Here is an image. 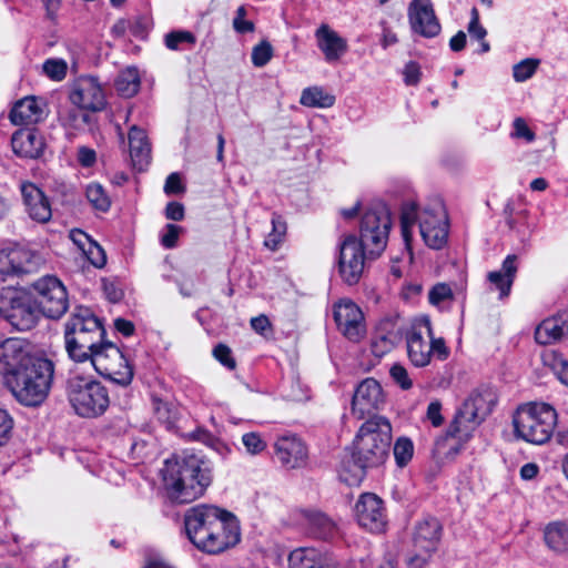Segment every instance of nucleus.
I'll return each mask as SVG.
<instances>
[{
    "instance_id": "f257e3e1",
    "label": "nucleus",
    "mask_w": 568,
    "mask_h": 568,
    "mask_svg": "<svg viewBox=\"0 0 568 568\" xmlns=\"http://www.w3.org/2000/svg\"><path fill=\"white\" fill-rule=\"evenodd\" d=\"M163 481L173 503L189 504L200 498L212 481L210 465L196 455L165 460Z\"/></svg>"
},
{
    "instance_id": "f03ea898",
    "label": "nucleus",
    "mask_w": 568,
    "mask_h": 568,
    "mask_svg": "<svg viewBox=\"0 0 568 568\" xmlns=\"http://www.w3.org/2000/svg\"><path fill=\"white\" fill-rule=\"evenodd\" d=\"M418 222L419 233L429 248H442L447 243L448 219L444 205L434 203L418 211L414 203H405L400 212L402 236L406 248H412L413 227Z\"/></svg>"
},
{
    "instance_id": "7ed1b4c3",
    "label": "nucleus",
    "mask_w": 568,
    "mask_h": 568,
    "mask_svg": "<svg viewBox=\"0 0 568 568\" xmlns=\"http://www.w3.org/2000/svg\"><path fill=\"white\" fill-rule=\"evenodd\" d=\"M392 443V426L388 419L374 416L359 428L353 444L352 460L358 468L355 474L361 478L365 469L382 465L389 452Z\"/></svg>"
},
{
    "instance_id": "20e7f679",
    "label": "nucleus",
    "mask_w": 568,
    "mask_h": 568,
    "mask_svg": "<svg viewBox=\"0 0 568 568\" xmlns=\"http://www.w3.org/2000/svg\"><path fill=\"white\" fill-rule=\"evenodd\" d=\"M105 329L94 313L77 306L64 324V344L69 357L79 363L89 361L92 352L104 341Z\"/></svg>"
},
{
    "instance_id": "39448f33",
    "label": "nucleus",
    "mask_w": 568,
    "mask_h": 568,
    "mask_svg": "<svg viewBox=\"0 0 568 568\" xmlns=\"http://www.w3.org/2000/svg\"><path fill=\"white\" fill-rule=\"evenodd\" d=\"M54 374L50 359L37 357L29 365L6 382V385L22 405L36 407L49 395Z\"/></svg>"
},
{
    "instance_id": "423d86ee",
    "label": "nucleus",
    "mask_w": 568,
    "mask_h": 568,
    "mask_svg": "<svg viewBox=\"0 0 568 568\" xmlns=\"http://www.w3.org/2000/svg\"><path fill=\"white\" fill-rule=\"evenodd\" d=\"M513 424L518 438L534 445H542L552 436L557 425V413L548 404L530 403L516 410Z\"/></svg>"
},
{
    "instance_id": "0eeeda50",
    "label": "nucleus",
    "mask_w": 568,
    "mask_h": 568,
    "mask_svg": "<svg viewBox=\"0 0 568 568\" xmlns=\"http://www.w3.org/2000/svg\"><path fill=\"white\" fill-rule=\"evenodd\" d=\"M497 399V393L491 387H480L474 390L457 410L447 429V435L464 440L468 439L471 433L491 414Z\"/></svg>"
},
{
    "instance_id": "6e6552de",
    "label": "nucleus",
    "mask_w": 568,
    "mask_h": 568,
    "mask_svg": "<svg viewBox=\"0 0 568 568\" xmlns=\"http://www.w3.org/2000/svg\"><path fill=\"white\" fill-rule=\"evenodd\" d=\"M67 394L72 408L81 417H98L110 404L108 390L101 383L78 375L68 379Z\"/></svg>"
},
{
    "instance_id": "1a4fd4ad",
    "label": "nucleus",
    "mask_w": 568,
    "mask_h": 568,
    "mask_svg": "<svg viewBox=\"0 0 568 568\" xmlns=\"http://www.w3.org/2000/svg\"><path fill=\"white\" fill-rule=\"evenodd\" d=\"M94 369L103 377L120 386H128L133 379V368L118 346L103 341L89 357Z\"/></svg>"
},
{
    "instance_id": "9d476101",
    "label": "nucleus",
    "mask_w": 568,
    "mask_h": 568,
    "mask_svg": "<svg viewBox=\"0 0 568 568\" xmlns=\"http://www.w3.org/2000/svg\"><path fill=\"white\" fill-rule=\"evenodd\" d=\"M34 298L43 315L60 318L69 307L68 292L60 278L44 275L31 284Z\"/></svg>"
},
{
    "instance_id": "9b49d317",
    "label": "nucleus",
    "mask_w": 568,
    "mask_h": 568,
    "mask_svg": "<svg viewBox=\"0 0 568 568\" xmlns=\"http://www.w3.org/2000/svg\"><path fill=\"white\" fill-rule=\"evenodd\" d=\"M442 525L438 519L427 517L418 521L413 532V552L407 558L409 568H424L432 555L437 550L442 537Z\"/></svg>"
},
{
    "instance_id": "f8f14e48",
    "label": "nucleus",
    "mask_w": 568,
    "mask_h": 568,
    "mask_svg": "<svg viewBox=\"0 0 568 568\" xmlns=\"http://www.w3.org/2000/svg\"><path fill=\"white\" fill-rule=\"evenodd\" d=\"M390 226V214L385 205L378 204L368 207L361 221L359 248L371 246L384 248L387 244Z\"/></svg>"
},
{
    "instance_id": "ddd939ff",
    "label": "nucleus",
    "mask_w": 568,
    "mask_h": 568,
    "mask_svg": "<svg viewBox=\"0 0 568 568\" xmlns=\"http://www.w3.org/2000/svg\"><path fill=\"white\" fill-rule=\"evenodd\" d=\"M0 314L18 331H28L37 323L33 307L12 287L0 288Z\"/></svg>"
},
{
    "instance_id": "4468645a",
    "label": "nucleus",
    "mask_w": 568,
    "mask_h": 568,
    "mask_svg": "<svg viewBox=\"0 0 568 568\" xmlns=\"http://www.w3.org/2000/svg\"><path fill=\"white\" fill-rule=\"evenodd\" d=\"M226 510L211 505H197L186 510L184 526L187 538L197 548Z\"/></svg>"
},
{
    "instance_id": "2eb2a0df",
    "label": "nucleus",
    "mask_w": 568,
    "mask_h": 568,
    "mask_svg": "<svg viewBox=\"0 0 568 568\" xmlns=\"http://www.w3.org/2000/svg\"><path fill=\"white\" fill-rule=\"evenodd\" d=\"M241 538L239 521L235 516L226 511L220 520L212 527L211 532L206 535L204 541L197 549L211 555L221 554L234 547Z\"/></svg>"
},
{
    "instance_id": "dca6fc26",
    "label": "nucleus",
    "mask_w": 568,
    "mask_h": 568,
    "mask_svg": "<svg viewBox=\"0 0 568 568\" xmlns=\"http://www.w3.org/2000/svg\"><path fill=\"white\" fill-rule=\"evenodd\" d=\"M38 356L30 352L29 344L20 338H7L0 343V375L4 383Z\"/></svg>"
},
{
    "instance_id": "f3484780",
    "label": "nucleus",
    "mask_w": 568,
    "mask_h": 568,
    "mask_svg": "<svg viewBox=\"0 0 568 568\" xmlns=\"http://www.w3.org/2000/svg\"><path fill=\"white\" fill-rule=\"evenodd\" d=\"M385 394L381 384L375 378L363 379L355 388L352 398V414L357 419L379 410L385 405Z\"/></svg>"
},
{
    "instance_id": "a211bd4d",
    "label": "nucleus",
    "mask_w": 568,
    "mask_h": 568,
    "mask_svg": "<svg viewBox=\"0 0 568 568\" xmlns=\"http://www.w3.org/2000/svg\"><path fill=\"white\" fill-rule=\"evenodd\" d=\"M355 517L358 525L371 532H383L387 516L383 500L375 494H362L355 504Z\"/></svg>"
},
{
    "instance_id": "6ab92c4d",
    "label": "nucleus",
    "mask_w": 568,
    "mask_h": 568,
    "mask_svg": "<svg viewBox=\"0 0 568 568\" xmlns=\"http://www.w3.org/2000/svg\"><path fill=\"white\" fill-rule=\"evenodd\" d=\"M334 320L339 332L352 342H359L366 332L362 310L349 300L334 305Z\"/></svg>"
},
{
    "instance_id": "aec40b11",
    "label": "nucleus",
    "mask_w": 568,
    "mask_h": 568,
    "mask_svg": "<svg viewBox=\"0 0 568 568\" xmlns=\"http://www.w3.org/2000/svg\"><path fill=\"white\" fill-rule=\"evenodd\" d=\"M43 263L37 251H0V274L3 276L33 273Z\"/></svg>"
},
{
    "instance_id": "412c9836",
    "label": "nucleus",
    "mask_w": 568,
    "mask_h": 568,
    "mask_svg": "<svg viewBox=\"0 0 568 568\" xmlns=\"http://www.w3.org/2000/svg\"><path fill=\"white\" fill-rule=\"evenodd\" d=\"M408 20L412 30L422 37L434 38L440 32L430 0H413L408 6Z\"/></svg>"
},
{
    "instance_id": "4be33fe9",
    "label": "nucleus",
    "mask_w": 568,
    "mask_h": 568,
    "mask_svg": "<svg viewBox=\"0 0 568 568\" xmlns=\"http://www.w3.org/2000/svg\"><path fill=\"white\" fill-rule=\"evenodd\" d=\"M74 105L84 110L99 111L105 104V95L95 78L82 77L75 81L70 93Z\"/></svg>"
},
{
    "instance_id": "5701e85b",
    "label": "nucleus",
    "mask_w": 568,
    "mask_h": 568,
    "mask_svg": "<svg viewBox=\"0 0 568 568\" xmlns=\"http://www.w3.org/2000/svg\"><path fill=\"white\" fill-rule=\"evenodd\" d=\"M275 456L287 469L301 468L306 465L308 453L305 444L295 435H285L275 443Z\"/></svg>"
},
{
    "instance_id": "b1692460",
    "label": "nucleus",
    "mask_w": 568,
    "mask_h": 568,
    "mask_svg": "<svg viewBox=\"0 0 568 568\" xmlns=\"http://www.w3.org/2000/svg\"><path fill=\"white\" fill-rule=\"evenodd\" d=\"M21 193L26 211L32 220L45 223L51 219V204L41 189L31 182H24L21 184Z\"/></svg>"
},
{
    "instance_id": "393cba45",
    "label": "nucleus",
    "mask_w": 568,
    "mask_h": 568,
    "mask_svg": "<svg viewBox=\"0 0 568 568\" xmlns=\"http://www.w3.org/2000/svg\"><path fill=\"white\" fill-rule=\"evenodd\" d=\"M13 152L26 159H38L44 151V139L36 129H21L11 138Z\"/></svg>"
},
{
    "instance_id": "a878e982",
    "label": "nucleus",
    "mask_w": 568,
    "mask_h": 568,
    "mask_svg": "<svg viewBox=\"0 0 568 568\" xmlns=\"http://www.w3.org/2000/svg\"><path fill=\"white\" fill-rule=\"evenodd\" d=\"M14 125H31L45 118V104L36 97H26L14 103L10 114Z\"/></svg>"
},
{
    "instance_id": "bb28decb",
    "label": "nucleus",
    "mask_w": 568,
    "mask_h": 568,
    "mask_svg": "<svg viewBox=\"0 0 568 568\" xmlns=\"http://www.w3.org/2000/svg\"><path fill=\"white\" fill-rule=\"evenodd\" d=\"M317 47L328 63L338 61L347 51V42L328 24H321L315 32Z\"/></svg>"
},
{
    "instance_id": "cd10ccee",
    "label": "nucleus",
    "mask_w": 568,
    "mask_h": 568,
    "mask_svg": "<svg viewBox=\"0 0 568 568\" xmlns=\"http://www.w3.org/2000/svg\"><path fill=\"white\" fill-rule=\"evenodd\" d=\"M568 337V310L544 320L536 328V342L549 345Z\"/></svg>"
},
{
    "instance_id": "c85d7f7f",
    "label": "nucleus",
    "mask_w": 568,
    "mask_h": 568,
    "mask_svg": "<svg viewBox=\"0 0 568 568\" xmlns=\"http://www.w3.org/2000/svg\"><path fill=\"white\" fill-rule=\"evenodd\" d=\"M130 156L133 166L143 171L151 161V145L144 130L132 125L129 131Z\"/></svg>"
},
{
    "instance_id": "c756f323",
    "label": "nucleus",
    "mask_w": 568,
    "mask_h": 568,
    "mask_svg": "<svg viewBox=\"0 0 568 568\" xmlns=\"http://www.w3.org/2000/svg\"><path fill=\"white\" fill-rule=\"evenodd\" d=\"M365 258V251H339L338 270L345 283L353 285L359 281Z\"/></svg>"
},
{
    "instance_id": "7c9ffc66",
    "label": "nucleus",
    "mask_w": 568,
    "mask_h": 568,
    "mask_svg": "<svg viewBox=\"0 0 568 568\" xmlns=\"http://www.w3.org/2000/svg\"><path fill=\"white\" fill-rule=\"evenodd\" d=\"M517 256L515 254L508 255L498 271L488 273L487 278L489 283L499 291V297L505 298L509 295L516 273H517Z\"/></svg>"
},
{
    "instance_id": "2f4dec72",
    "label": "nucleus",
    "mask_w": 568,
    "mask_h": 568,
    "mask_svg": "<svg viewBox=\"0 0 568 568\" xmlns=\"http://www.w3.org/2000/svg\"><path fill=\"white\" fill-rule=\"evenodd\" d=\"M288 562L291 568H326L333 565V558L315 548L304 547L293 550Z\"/></svg>"
},
{
    "instance_id": "473e14b6",
    "label": "nucleus",
    "mask_w": 568,
    "mask_h": 568,
    "mask_svg": "<svg viewBox=\"0 0 568 568\" xmlns=\"http://www.w3.org/2000/svg\"><path fill=\"white\" fill-rule=\"evenodd\" d=\"M544 540L550 550L557 554L568 552V523H549L544 529Z\"/></svg>"
},
{
    "instance_id": "72a5a7b5",
    "label": "nucleus",
    "mask_w": 568,
    "mask_h": 568,
    "mask_svg": "<svg viewBox=\"0 0 568 568\" xmlns=\"http://www.w3.org/2000/svg\"><path fill=\"white\" fill-rule=\"evenodd\" d=\"M407 353L412 363L417 367H424L429 364L432 356V346L429 341L419 332H413L407 337Z\"/></svg>"
},
{
    "instance_id": "f704fd0d",
    "label": "nucleus",
    "mask_w": 568,
    "mask_h": 568,
    "mask_svg": "<svg viewBox=\"0 0 568 568\" xmlns=\"http://www.w3.org/2000/svg\"><path fill=\"white\" fill-rule=\"evenodd\" d=\"M311 534L320 539H329L337 535L336 524L322 513H310L307 515Z\"/></svg>"
},
{
    "instance_id": "c9c22d12",
    "label": "nucleus",
    "mask_w": 568,
    "mask_h": 568,
    "mask_svg": "<svg viewBox=\"0 0 568 568\" xmlns=\"http://www.w3.org/2000/svg\"><path fill=\"white\" fill-rule=\"evenodd\" d=\"M335 97L321 87H310L302 91L300 103L307 108L327 109L334 105Z\"/></svg>"
},
{
    "instance_id": "e433bc0d",
    "label": "nucleus",
    "mask_w": 568,
    "mask_h": 568,
    "mask_svg": "<svg viewBox=\"0 0 568 568\" xmlns=\"http://www.w3.org/2000/svg\"><path fill=\"white\" fill-rule=\"evenodd\" d=\"M140 75L136 68L130 67L121 71L115 80V88L119 94L131 98L139 92Z\"/></svg>"
},
{
    "instance_id": "4c0bfd02",
    "label": "nucleus",
    "mask_w": 568,
    "mask_h": 568,
    "mask_svg": "<svg viewBox=\"0 0 568 568\" xmlns=\"http://www.w3.org/2000/svg\"><path fill=\"white\" fill-rule=\"evenodd\" d=\"M287 225L284 219L277 214L272 215V232L266 236L264 245L267 248H274L282 245L286 235Z\"/></svg>"
},
{
    "instance_id": "58836bf2",
    "label": "nucleus",
    "mask_w": 568,
    "mask_h": 568,
    "mask_svg": "<svg viewBox=\"0 0 568 568\" xmlns=\"http://www.w3.org/2000/svg\"><path fill=\"white\" fill-rule=\"evenodd\" d=\"M87 199L90 204L98 211L106 212L111 206V200L99 183H91L87 187Z\"/></svg>"
},
{
    "instance_id": "ea45409f",
    "label": "nucleus",
    "mask_w": 568,
    "mask_h": 568,
    "mask_svg": "<svg viewBox=\"0 0 568 568\" xmlns=\"http://www.w3.org/2000/svg\"><path fill=\"white\" fill-rule=\"evenodd\" d=\"M414 445L409 438L400 437L394 445V458L399 467H405L412 459Z\"/></svg>"
},
{
    "instance_id": "a19ab883",
    "label": "nucleus",
    "mask_w": 568,
    "mask_h": 568,
    "mask_svg": "<svg viewBox=\"0 0 568 568\" xmlns=\"http://www.w3.org/2000/svg\"><path fill=\"white\" fill-rule=\"evenodd\" d=\"M546 364L564 385L568 386V361L557 353L546 356Z\"/></svg>"
},
{
    "instance_id": "79ce46f5",
    "label": "nucleus",
    "mask_w": 568,
    "mask_h": 568,
    "mask_svg": "<svg viewBox=\"0 0 568 568\" xmlns=\"http://www.w3.org/2000/svg\"><path fill=\"white\" fill-rule=\"evenodd\" d=\"M413 251H399V254L392 257L390 272L399 278L404 275L405 270L413 263Z\"/></svg>"
},
{
    "instance_id": "37998d69",
    "label": "nucleus",
    "mask_w": 568,
    "mask_h": 568,
    "mask_svg": "<svg viewBox=\"0 0 568 568\" xmlns=\"http://www.w3.org/2000/svg\"><path fill=\"white\" fill-rule=\"evenodd\" d=\"M67 63L61 59H49L43 65V72L54 81H61L67 74Z\"/></svg>"
},
{
    "instance_id": "c03bdc74",
    "label": "nucleus",
    "mask_w": 568,
    "mask_h": 568,
    "mask_svg": "<svg viewBox=\"0 0 568 568\" xmlns=\"http://www.w3.org/2000/svg\"><path fill=\"white\" fill-rule=\"evenodd\" d=\"M242 443L251 455H258L266 449V442L258 433L251 432L242 436Z\"/></svg>"
},
{
    "instance_id": "a18cd8bd",
    "label": "nucleus",
    "mask_w": 568,
    "mask_h": 568,
    "mask_svg": "<svg viewBox=\"0 0 568 568\" xmlns=\"http://www.w3.org/2000/svg\"><path fill=\"white\" fill-rule=\"evenodd\" d=\"M273 57V48L267 41H262L252 50V62L255 67H264Z\"/></svg>"
},
{
    "instance_id": "49530a36",
    "label": "nucleus",
    "mask_w": 568,
    "mask_h": 568,
    "mask_svg": "<svg viewBox=\"0 0 568 568\" xmlns=\"http://www.w3.org/2000/svg\"><path fill=\"white\" fill-rule=\"evenodd\" d=\"M538 61L526 59L514 65L513 74L517 82H524L529 79L536 71Z\"/></svg>"
},
{
    "instance_id": "de8ad7c7",
    "label": "nucleus",
    "mask_w": 568,
    "mask_h": 568,
    "mask_svg": "<svg viewBox=\"0 0 568 568\" xmlns=\"http://www.w3.org/2000/svg\"><path fill=\"white\" fill-rule=\"evenodd\" d=\"M195 43V37L189 31H173L165 36V45L170 50H179L181 43Z\"/></svg>"
},
{
    "instance_id": "09e8293b",
    "label": "nucleus",
    "mask_w": 568,
    "mask_h": 568,
    "mask_svg": "<svg viewBox=\"0 0 568 568\" xmlns=\"http://www.w3.org/2000/svg\"><path fill=\"white\" fill-rule=\"evenodd\" d=\"M69 236L78 248H85V246L90 248H102L97 241L82 230L74 229L70 231Z\"/></svg>"
},
{
    "instance_id": "8fccbe9b",
    "label": "nucleus",
    "mask_w": 568,
    "mask_h": 568,
    "mask_svg": "<svg viewBox=\"0 0 568 568\" xmlns=\"http://www.w3.org/2000/svg\"><path fill=\"white\" fill-rule=\"evenodd\" d=\"M245 17V7H239L233 19V28L237 33L253 32L255 29L254 23L252 21L246 20Z\"/></svg>"
},
{
    "instance_id": "3c124183",
    "label": "nucleus",
    "mask_w": 568,
    "mask_h": 568,
    "mask_svg": "<svg viewBox=\"0 0 568 568\" xmlns=\"http://www.w3.org/2000/svg\"><path fill=\"white\" fill-rule=\"evenodd\" d=\"M389 374L394 382L398 384L403 389H409L413 386V382L408 376L407 369L400 364H394Z\"/></svg>"
},
{
    "instance_id": "603ef678",
    "label": "nucleus",
    "mask_w": 568,
    "mask_h": 568,
    "mask_svg": "<svg viewBox=\"0 0 568 568\" xmlns=\"http://www.w3.org/2000/svg\"><path fill=\"white\" fill-rule=\"evenodd\" d=\"M13 419L10 414L0 408V446L4 445L11 436Z\"/></svg>"
},
{
    "instance_id": "864d4df0",
    "label": "nucleus",
    "mask_w": 568,
    "mask_h": 568,
    "mask_svg": "<svg viewBox=\"0 0 568 568\" xmlns=\"http://www.w3.org/2000/svg\"><path fill=\"white\" fill-rule=\"evenodd\" d=\"M214 357L225 367L234 369L236 364L232 357L231 348L224 344H219L213 349Z\"/></svg>"
},
{
    "instance_id": "5fc2aeb1",
    "label": "nucleus",
    "mask_w": 568,
    "mask_h": 568,
    "mask_svg": "<svg viewBox=\"0 0 568 568\" xmlns=\"http://www.w3.org/2000/svg\"><path fill=\"white\" fill-rule=\"evenodd\" d=\"M102 288L106 300L111 303H118L124 296L123 290L113 281L102 280Z\"/></svg>"
},
{
    "instance_id": "6e6d98bb",
    "label": "nucleus",
    "mask_w": 568,
    "mask_h": 568,
    "mask_svg": "<svg viewBox=\"0 0 568 568\" xmlns=\"http://www.w3.org/2000/svg\"><path fill=\"white\" fill-rule=\"evenodd\" d=\"M192 437L215 450H220V447L222 446V443L214 435L203 428L194 430L192 433Z\"/></svg>"
},
{
    "instance_id": "4d7b16f0",
    "label": "nucleus",
    "mask_w": 568,
    "mask_h": 568,
    "mask_svg": "<svg viewBox=\"0 0 568 568\" xmlns=\"http://www.w3.org/2000/svg\"><path fill=\"white\" fill-rule=\"evenodd\" d=\"M452 297V290L447 284H436L429 292V302L439 304L440 302Z\"/></svg>"
},
{
    "instance_id": "13d9d810",
    "label": "nucleus",
    "mask_w": 568,
    "mask_h": 568,
    "mask_svg": "<svg viewBox=\"0 0 568 568\" xmlns=\"http://www.w3.org/2000/svg\"><path fill=\"white\" fill-rule=\"evenodd\" d=\"M426 418L432 423L434 427H439L444 423L442 415V403L439 400H433L429 403L426 412Z\"/></svg>"
},
{
    "instance_id": "bf43d9fd",
    "label": "nucleus",
    "mask_w": 568,
    "mask_h": 568,
    "mask_svg": "<svg viewBox=\"0 0 568 568\" xmlns=\"http://www.w3.org/2000/svg\"><path fill=\"white\" fill-rule=\"evenodd\" d=\"M513 135L518 139H525L527 142H532L535 140V133L528 128L526 121L521 118L515 119Z\"/></svg>"
},
{
    "instance_id": "052dcab7",
    "label": "nucleus",
    "mask_w": 568,
    "mask_h": 568,
    "mask_svg": "<svg viewBox=\"0 0 568 568\" xmlns=\"http://www.w3.org/2000/svg\"><path fill=\"white\" fill-rule=\"evenodd\" d=\"M182 229L174 224H168L165 231L161 235V243L165 247H172L176 245L179 235Z\"/></svg>"
},
{
    "instance_id": "680f3d73",
    "label": "nucleus",
    "mask_w": 568,
    "mask_h": 568,
    "mask_svg": "<svg viewBox=\"0 0 568 568\" xmlns=\"http://www.w3.org/2000/svg\"><path fill=\"white\" fill-rule=\"evenodd\" d=\"M404 81L407 85H416L420 79V68L416 62H408L403 71Z\"/></svg>"
},
{
    "instance_id": "e2e57ef3",
    "label": "nucleus",
    "mask_w": 568,
    "mask_h": 568,
    "mask_svg": "<svg viewBox=\"0 0 568 568\" xmlns=\"http://www.w3.org/2000/svg\"><path fill=\"white\" fill-rule=\"evenodd\" d=\"M468 32L477 40H484L487 33L486 30L479 24V17L476 8H473L471 10V20L468 26Z\"/></svg>"
},
{
    "instance_id": "0e129e2a",
    "label": "nucleus",
    "mask_w": 568,
    "mask_h": 568,
    "mask_svg": "<svg viewBox=\"0 0 568 568\" xmlns=\"http://www.w3.org/2000/svg\"><path fill=\"white\" fill-rule=\"evenodd\" d=\"M184 191V186L181 181L179 173H171L164 184V192L166 194H178Z\"/></svg>"
},
{
    "instance_id": "69168bd1",
    "label": "nucleus",
    "mask_w": 568,
    "mask_h": 568,
    "mask_svg": "<svg viewBox=\"0 0 568 568\" xmlns=\"http://www.w3.org/2000/svg\"><path fill=\"white\" fill-rule=\"evenodd\" d=\"M392 346L393 344L390 339L385 336H381L372 342L371 351L375 356L382 357L392 349Z\"/></svg>"
},
{
    "instance_id": "338daca9",
    "label": "nucleus",
    "mask_w": 568,
    "mask_h": 568,
    "mask_svg": "<svg viewBox=\"0 0 568 568\" xmlns=\"http://www.w3.org/2000/svg\"><path fill=\"white\" fill-rule=\"evenodd\" d=\"M89 261L87 258V254L82 253V251H77V254L70 261L69 270L71 272H81L84 273L89 270Z\"/></svg>"
},
{
    "instance_id": "774afa93",
    "label": "nucleus",
    "mask_w": 568,
    "mask_h": 568,
    "mask_svg": "<svg viewBox=\"0 0 568 568\" xmlns=\"http://www.w3.org/2000/svg\"><path fill=\"white\" fill-rule=\"evenodd\" d=\"M97 154L93 149L81 146L78 150V161L84 168H90L95 163Z\"/></svg>"
}]
</instances>
